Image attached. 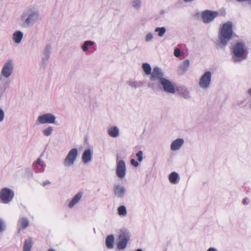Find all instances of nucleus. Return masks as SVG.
I'll list each match as a JSON object with an SVG mask.
<instances>
[{
	"label": "nucleus",
	"instance_id": "f257e3e1",
	"mask_svg": "<svg viewBox=\"0 0 251 251\" xmlns=\"http://www.w3.org/2000/svg\"><path fill=\"white\" fill-rule=\"evenodd\" d=\"M233 25V23L231 21H227L221 25L219 34L220 43L218 45L219 47H225L232 38L234 34Z\"/></svg>",
	"mask_w": 251,
	"mask_h": 251
},
{
	"label": "nucleus",
	"instance_id": "f03ea898",
	"mask_svg": "<svg viewBox=\"0 0 251 251\" xmlns=\"http://www.w3.org/2000/svg\"><path fill=\"white\" fill-rule=\"evenodd\" d=\"M14 193L11 189L4 188L0 191V199L4 203H9L13 198Z\"/></svg>",
	"mask_w": 251,
	"mask_h": 251
},
{
	"label": "nucleus",
	"instance_id": "7ed1b4c3",
	"mask_svg": "<svg viewBox=\"0 0 251 251\" xmlns=\"http://www.w3.org/2000/svg\"><path fill=\"white\" fill-rule=\"evenodd\" d=\"M78 154V151L76 148L72 149L70 151L64 161L65 166H70L75 162Z\"/></svg>",
	"mask_w": 251,
	"mask_h": 251
},
{
	"label": "nucleus",
	"instance_id": "20e7f679",
	"mask_svg": "<svg viewBox=\"0 0 251 251\" xmlns=\"http://www.w3.org/2000/svg\"><path fill=\"white\" fill-rule=\"evenodd\" d=\"M211 73L209 71L206 72L202 75L199 81V85L201 88L206 89L209 86L211 82Z\"/></svg>",
	"mask_w": 251,
	"mask_h": 251
},
{
	"label": "nucleus",
	"instance_id": "39448f33",
	"mask_svg": "<svg viewBox=\"0 0 251 251\" xmlns=\"http://www.w3.org/2000/svg\"><path fill=\"white\" fill-rule=\"evenodd\" d=\"M219 13L217 11L205 10L202 12V21L204 23H208L212 21L217 17Z\"/></svg>",
	"mask_w": 251,
	"mask_h": 251
},
{
	"label": "nucleus",
	"instance_id": "423d86ee",
	"mask_svg": "<svg viewBox=\"0 0 251 251\" xmlns=\"http://www.w3.org/2000/svg\"><path fill=\"white\" fill-rule=\"evenodd\" d=\"M233 52L235 56L240 57L246 54L247 55V52L245 49V45L243 43H237L233 47Z\"/></svg>",
	"mask_w": 251,
	"mask_h": 251
},
{
	"label": "nucleus",
	"instance_id": "0eeeda50",
	"mask_svg": "<svg viewBox=\"0 0 251 251\" xmlns=\"http://www.w3.org/2000/svg\"><path fill=\"white\" fill-rule=\"evenodd\" d=\"M119 242L117 243V248L119 250L125 249L129 239L128 235L125 232H122L118 237Z\"/></svg>",
	"mask_w": 251,
	"mask_h": 251
},
{
	"label": "nucleus",
	"instance_id": "6e6552de",
	"mask_svg": "<svg viewBox=\"0 0 251 251\" xmlns=\"http://www.w3.org/2000/svg\"><path fill=\"white\" fill-rule=\"evenodd\" d=\"M126 164L122 160H117L116 174L119 178H123L126 175Z\"/></svg>",
	"mask_w": 251,
	"mask_h": 251
},
{
	"label": "nucleus",
	"instance_id": "1a4fd4ad",
	"mask_svg": "<svg viewBox=\"0 0 251 251\" xmlns=\"http://www.w3.org/2000/svg\"><path fill=\"white\" fill-rule=\"evenodd\" d=\"M55 117L51 114H46L38 117V121L41 124H53Z\"/></svg>",
	"mask_w": 251,
	"mask_h": 251
},
{
	"label": "nucleus",
	"instance_id": "9d476101",
	"mask_svg": "<svg viewBox=\"0 0 251 251\" xmlns=\"http://www.w3.org/2000/svg\"><path fill=\"white\" fill-rule=\"evenodd\" d=\"M161 84L163 85L164 90L170 93H174L175 89L174 85L168 80L165 78L161 79Z\"/></svg>",
	"mask_w": 251,
	"mask_h": 251
},
{
	"label": "nucleus",
	"instance_id": "9b49d317",
	"mask_svg": "<svg viewBox=\"0 0 251 251\" xmlns=\"http://www.w3.org/2000/svg\"><path fill=\"white\" fill-rule=\"evenodd\" d=\"M13 71V65L11 61L7 62L3 66L1 74L5 77H8Z\"/></svg>",
	"mask_w": 251,
	"mask_h": 251
},
{
	"label": "nucleus",
	"instance_id": "f8f14e48",
	"mask_svg": "<svg viewBox=\"0 0 251 251\" xmlns=\"http://www.w3.org/2000/svg\"><path fill=\"white\" fill-rule=\"evenodd\" d=\"M82 192H79L73 198L72 200L70 202L68 206L69 208H73L81 199L82 197Z\"/></svg>",
	"mask_w": 251,
	"mask_h": 251
},
{
	"label": "nucleus",
	"instance_id": "ddd939ff",
	"mask_svg": "<svg viewBox=\"0 0 251 251\" xmlns=\"http://www.w3.org/2000/svg\"><path fill=\"white\" fill-rule=\"evenodd\" d=\"M183 144V140L182 139H177L174 141L171 145V149L172 151H176L180 149Z\"/></svg>",
	"mask_w": 251,
	"mask_h": 251
},
{
	"label": "nucleus",
	"instance_id": "4468645a",
	"mask_svg": "<svg viewBox=\"0 0 251 251\" xmlns=\"http://www.w3.org/2000/svg\"><path fill=\"white\" fill-rule=\"evenodd\" d=\"M162 76L163 74L161 72V70L158 68H154L151 75V79H159L161 81V79L163 78Z\"/></svg>",
	"mask_w": 251,
	"mask_h": 251
},
{
	"label": "nucleus",
	"instance_id": "2eb2a0df",
	"mask_svg": "<svg viewBox=\"0 0 251 251\" xmlns=\"http://www.w3.org/2000/svg\"><path fill=\"white\" fill-rule=\"evenodd\" d=\"M114 191L115 195L118 197H123L125 192L124 188L120 185H115L114 187Z\"/></svg>",
	"mask_w": 251,
	"mask_h": 251
},
{
	"label": "nucleus",
	"instance_id": "dca6fc26",
	"mask_svg": "<svg viewBox=\"0 0 251 251\" xmlns=\"http://www.w3.org/2000/svg\"><path fill=\"white\" fill-rule=\"evenodd\" d=\"M91 152L90 150H86L82 154V159L84 163H88L91 160Z\"/></svg>",
	"mask_w": 251,
	"mask_h": 251
},
{
	"label": "nucleus",
	"instance_id": "f3484780",
	"mask_svg": "<svg viewBox=\"0 0 251 251\" xmlns=\"http://www.w3.org/2000/svg\"><path fill=\"white\" fill-rule=\"evenodd\" d=\"M114 242V237L113 235H109L107 236L105 240V244L108 249H112Z\"/></svg>",
	"mask_w": 251,
	"mask_h": 251
},
{
	"label": "nucleus",
	"instance_id": "a211bd4d",
	"mask_svg": "<svg viewBox=\"0 0 251 251\" xmlns=\"http://www.w3.org/2000/svg\"><path fill=\"white\" fill-rule=\"evenodd\" d=\"M109 135L112 137H116L119 135V129L116 126L111 127L108 129Z\"/></svg>",
	"mask_w": 251,
	"mask_h": 251
},
{
	"label": "nucleus",
	"instance_id": "6ab92c4d",
	"mask_svg": "<svg viewBox=\"0 0 251 251\" xmlns=\"http://www.w3.org/2000/svg\"><path fill=\"white\" fill-rule=\"evenodd\" d=\"M169 179L171 183L176 184L177 183V180L179 179L178 175L177 173L174 172H172L169 176Z\"/></svg>",
	"mask_w": 251,
	"mask_h": 251
},
{
	"label": "nucleus",
	"instance_id": "aec40b11",
	"mask_svg": "<svg viewBox=\"0 0 251 251\" xmlns=\"http://www.w3.org/2000/svg\"><path fill=\"white\" fill-rule=\"evenodd\" d=\"M23 37V33L20 31H16L13 34V40L16 43H19L21 42Z\"/></svg>",
	"mask_w": 251,
	"mask_h": 251
},
{
	"label": "nucleus",
	"instance_id": "412c9836",
	"mask_svg": "<svg viewBox=\"0 0 251 251\" xmlns=\"http://www.w3.org/2000/svg\"><path fill=\"white\" fill-rule=\"evenodd\" d=\"M18 224L22 228H25L28 226L29 222L27 218L22 217L19 219Z\"/></svg>",
	"mask_w": 251,
	"mask_h": 251
},
{
	"label": "nucleus",
	"instance_id": "4be33fe9",
	"mask_svg": "<svg viewBox=\"0 0 251 251\" xmlns=\"http://www.w3.org/2000/svg\"><path fill=\"white\" fill-rule=\"evenodd\" d=\"M32 241L31 238L25 240L23 247L24 251H29L32 247Z\"/></svg>",
	"mask_w": 251,
	"mask_h": 251
},
{
	"label": "nucleus",
	"instance_id": "5701e85b",
	"mask_svg": "<svg viewBox=\"0 0 251 251\" xmlns=\"http://www.w3.org/2000/svg\"><path fill=\"white\" fill-rule=\"evenodd\" d=\"M142 68L146 75H150L151 73V67L149 64L145 63L142 65Z\"/></svg>",
	"mask_w": 251,
	"mask_h": 251
},
{
	"label": "nucleus",
	"instance_id": "b1692460",
	"mask_svg": "<svg viewBox=\"0 0 251 251\" xmlns=\"http://www.w3.org/2000/svg\"><path fill=\"white\" fill-rule=\"evenodd\" d=\"M190 62L188 60H185L183 61L180 67V69L182 71H185L189 67Z\"/></svg>",
	"mask_w": 251,
	"mask_h": 251
},
{
	"label": "nucleus",
	"instance_id": "393cba45",
	"mask_svg": "<svg viewBox=\"0 0 251 251\" xmlns=\"http://www.w3.org/2000/svg\"><path fill=\"white\" fill-rule=\"evenodd\" d=\"M118 213L120 216L126 215L127 212L126 208L124 205H121L118 208Z\"/></svg>",
	"mask_w": 251,
	"mask_h": 251
},
{
	"label": "nucleus",
	"instance_id": "a878e982",
	"mask_svg": "<svg viewBox=\"0 0 251 251\" xmlns=\"http://www.w3.org/2000/svg\"><path fill=\"white\" fill-rule=\"evenodd\" d=\"M93 45L94 42L91 41H85L82 45V49L84 51H86L88 50V46H93Z\"/></svg>",
	"mask_w": 251,
	"mask_h": 251
},
{
	"label": "nucleus",
	"instance_id": "bb28decb",
	"mask_svg": "<svg viewBox=\"0 0 251 251\" xmlns=\"http://www.w3.org/2000/svg\"><path fill=\"white\" fill-rule=\"evenodd\" d=\"M155 31L156 32H158V35L160 37L163 36L164 34L166 29L165 27H157L155 28Z\"/></svg>",
	"mask_w": 251,
	"mask_h": 251
},
{
	"label": "nucleus",
	"instance_id": "cd10ccee",
	"mask_svg": "<svg viewBox=\"0 0 251 251\" xmlns=\"http://www.w3.org/2000/svg\"><path fill=\"white\" fill-rule=\"evenodd\" d=\"M52 131V128L50 126L48 128L44 130L43 133L45 135L48 136L51 134Z\"/></svg>",
	"mask_w": 251,
	"mask_h": 251
},
{
	"label": "nucleus",
	"instance_id": "c85d7f7f",
	"mask_svg": "<svg viewBox=\"0 0 251 251\" xmlns=\"http://www.w3.org/2000/svg\"><path fill=\"white\" fill-rule=\"evenodd\" d=\"M143 152L141 151H139L137 154L136 156L137 157V159L139 162L142 161L143 160Z\"/></svg>",
	"mask_w": 251,
	"mask_h": 251
},
{
	"label": "nucleus",
	"instance_id": "c756f323",
	"mask_svg": "<svg viewBox=\"0 0 251 251\" xmlns=\"http://www.w3.org/2000/svg\"><path fill=\"white\" fill-rule=\"evenodd\" d=\"M174 55L175 56L178 57L181 55V51L179 49H176L174 50Z\"/></svg>",
	"mask_w": 251,
	"mask_h": 251
},
{
	"label": "nucleus",
	"instance_id": "7c9ffc66",
	"mask_svg": "<svg viewBox=\"0 0 251 251\" xmlns=\"http://www.w3.org/2000/svg\"><path fill=\"white\" fill-rule=\"evenodd\" d=\"M140 2L138 0H134L132 2L133 6L135 8L139 7L140 6Z\"/></svg>",
	"mask_w": 251,
	"mask_h": 251
},
{
	"label": "nucleus",
	"instance_id": "2f4dec72",
	"mask_svg": "<svg viewBox=\"0 0 251 251\" xmlns=\"http://www.w3.org/2000/svg\"><path fill=\"white\" fill-rule=\"evenodd\" d=\"M130 163L134 167H137L139 165V163L137 161H135L134 159H131L130 160Z\"/></svg>",
	"mask_w": 251,
	"mask_h": 251
},
{
	"label": "nucleus",
	"instance_id": "473e14b6",
	"mask_svg": "<svg viewBox=\"0 0 251 251\" xmlns=\"http://www.w3.org/2000/svg\"><path fill=\"white\" fill-rule=\"evenodd\" d=\"M152 38H153L152 34L151 33H149L147 35L146 40L147 41H149L151 40V39H152Z\"/></svg>",
	"mask_w": 251,
	"mask_h": 251
},
{
	"label": "nucleus",
	"instance_id": "72a5a7b5",
	"mask_svg": "<svg viewBox=\"0 0 251 251\" xmlns=\"http://www.w3.org/2000/svg\"><path fill=\"white\" fill-rule=\"evenodd\" d=\"M4 118L3 111L0 108V122L2 121Z\"/></svg>",
	"mask_w": 251,
	"mask_h": 251
},
{
	"label": "nucleus",
	"instance_id": "f704fd0d",
	"mask_svg": "<svg viewBox=\"0 0 251 251\" xmlns=\"http://www.w3.org/2000/svg\"><path fill=\"white\" fill-rule=\"evenodd\" d=\"M3 230V222L0 220V232L2 231Z\"/></svg>",
	"mask_w": 251,
	"mask_h": 251
},
{
	"label": "nucleus",
	"instance_id": "c9c22d12",
	"mask_svg": "<svg viewBox=\"0 0 251 251\" xmlns=\"http://www.w3.org/2000/svg\"><path fill=\"white\" fill-rule=\"evenodd\" d=\"M36 164L40 165L41 167H42V163L41 161V159L40 158H38L36 161Z\"/></svg>",
	"mask_w": 251,
	"mask_h": 251
},
{
	"label": "nucleus",
	"instance_id": "e433bc0d",
	"mask_svg": "<svg viewBox=\"0 0 251 251\" xmlns=\"http://www.w3.org/2000/svg\"><path fill=\"white\" fill-rule=\"evenodd\" d=\"M32 15H30L26 19V22L27 24H29L31 19Z\"/></svg>",
	"mask_w": 251,
	"mask_h": 251
},
{
	"label": "nucleus",
	"instance_id": "4c0bfd02",
	"mask_svg": "<svg viewBox=\"0 0 251 251\" xmlns=\"http://www.w3.org/2000/svg\"><path fill=\"white\" fill-rule=\"evenodd\" d=\"M238 1L239 2H245V1H248L249 3L251 4V0H236Z\"/></svg>",
	"mask_w": 251,
	"mask_h": 251
},
{
	"label": "nucleus",
	"instance_id": "58836bf2",
	"mask_svg": "<svg viewBox=\"0 0 251 251\" xmlns=\"http://www.w3.org/2000/svg\"><path fill=\"white\" fill-rule=\"evenodd\" d=\"M50 181L49 180H47L46 181L43 182V186H45L46 185L48 184H50Z\"/></svg>",
	"mask_w": 251,
	"mask_h": 251
},
{
	"label": "nucleus",
	"instance_id": "ea45409f",
	"mask_svg": "<svg viewBox=\"0 0 251 251\" xmlns=\"http://www.w3.org/2000/svg\"><path fill=\"white\" fill-rule=\"evenodd\" d=\"M207 251H216V250L214 248H210Z\"/></svg>",
	"mask_w": 251,
	"mask_h": 251
},
{
	"label": "nucleus",
	"instance_id": "a19ab883",
	"mask_svg": "<svg viewBox=\"0 0 251 251\" xmlns=\"http://www.w3.org/2000/svg\"><path fill=\"white\" fill-rule=\"evenodd\" d=\"M248 93L249 94V95L251 96V88L248 90Z\"/></svg>",
	"mask_w": 251,
	"mask_h": 251
},
{
	"label": "nucleus",
	"instance_id": "79ce46f5",
	"mask_svg": "<svg viewBox=\"0 0 251 251\" xmlns=\"http://www.w3.org/2000/svg\"><path fill=\"white\" fill-rule=\"evenodd\" d=\"M193 0H184V1H185V2H190V1H192Z\"/></svg>",
	"mask_w": 251,
	"mask_h": 251
},
{
	"label": "nucleus",
	"instance_id": "37998d69",
	"mask_svg": "<svg viewBox=\"0 0 251 251\" xmlns=\"http://www.w3.org/2000/svg\"><path fill=\"white\" fill-rule=\"evenodd\" d=\"M48 251H55L54 250H53V249H49L48 250Z\"/></svg>",
	"mask_w": 251,
	"mask_h": 251
},
{
	"label": "nucleus",
	"instance_id": "c03bdc74",
	"mask_svg": "<svg viewBox=\"0 0 251 251\" xmlns=\"http://www.w3.org/2000/svg\"><path fill=\"white\" fill-rule=\"evenodd\" d=\"M136 251H143L141 249H138Z\"/></svg>",
	"mask_w": 251,
	"mask_h": 251
},
{
	"label": "nucleus",
	"instance_id": "a18cd8bd",
	"mask_svg": "<svg viewBox=\"0 0 251 251\" xmlns=\"http://www.w3.org/2000/svg\"><path fill=\"white\" fill-rule=\"evenodd\" d=\"M245 201H246V200H244V201H243L244 203H245Z\"/></svg>",
	"mask_w": 251,
	"mask_h": 251
}]
</instances>
